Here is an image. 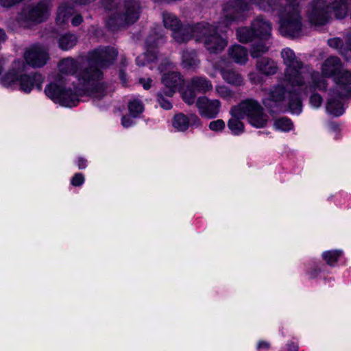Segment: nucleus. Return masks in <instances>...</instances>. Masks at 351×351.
I'll return each mask as SVG.
<instances>
[{
	"label": "nucleus",
	"mask_w": 351,
	"mask_h": 351,
	"mask_svg": "<svg viewBox=\"0 0 351 351\" xmlns=\"http://www.w3.org/2000/svg\"><path fill=\"white\" fill-rule=\"evenodd\" d=\"M118 56L116 49L111 47L97 48L88 54V66L78 75L80 88H64L56 83H51L45 89V95L54 102L62 106H75L80 96L88 95L101 99L106 95V84L103 82V73L98 69L113 64Z\"/></svg>",
	"instance_id": "obj_1"
},
{
	"label": "nucleus",
	"mask_w": 351,
	"mask_h": 351,
	"mask_svg": "<svg viewBox=\"0 0 351 351\" xmlns=\"http://www.w3.org/2000/svg\"><path fill=\"white\" fill-rule=\"evenodd\" d=\"M250 5L244 0H229L224 5L222 16L215 27L207 22H200L194 25L192 29V38L204 43L210 53L222 51L228 45V41L217 33V29L226 32L233 23L243 21L245 16L243 12L250 10Z\"/></svg>",
	"instance_id": "obj_2"
},
{
	"label": "nucleus",
	"mask_w": 351,
	"mask_h": 351,
	"mask_svg": "<svg viewBox=\"0 0 351 351\" xmlns=\"http://www.w3.org/2000/svg\"><path fill=\"white\" fill-rule=\"evenodd\" d=\"M322 77L332 78L335 87L330 90L327 101V112L335 117L343 112V101L351 98V71L346 69L336 56L328 57L322 64Z\"/></svg>",
	"instance_id": "obj_3"
},
{
	"label": "nucleus",
	"mask_w": 351,
	"mask_h": 351,
	"mask_svg": "<svg viewBox=\"0 0 351 351\" xmlns=\"http://www.w3.org/2000/svg\"><path fill=\"white\" fill-rule=\"evenodd\" d=\"M285 69V81L293 88H303L306 92L308 88L326 90L327 81L320 76L319 73L304 66L290 48H285L281 51Z\"/></svg>",
	"instance_id": "obj_4"
},
{
	"label": "nucleus",
	"mask_w": 351,
	"mask_h": 351,
	"mask_svg": "<svg viewBox=\"0 0 351 351\" xmlns=\"http://www.w3.org/2000/svg\"><path fill=\"white\" fill-rule=\"evenodd\" d=\"M272 27L271 23L262 16L256 17L251 27H242L237 30V36L241 43L254 41L250 48V55L254 58L261 57L268 51L271 38Z\"/></svg>",
	"instance_id": "obj_5"
},
{
	"label": "nucleus",
	"mask_w": 351,
	"mask_h": 351,
	"mask_svg": "<svg viewBox=\"0 0 351 351\" xmlns=\"http://www.w3.org/2000/svg\"><path fill=\"white\" fill-rule=\"evenodd\" d=\"M101 5L104 10L112 12L106 24L113 31L135 23L141 10L138 0H102Z\"/></svg>",
	"instance_id": "obj_6"
},
{
	"label": "nucleus",
	"mask_w": 351,
	"mask_h": 351,
	"mask_svg": "<svg viewBox=\"0 0 351 351\" xmlns=\"http://www.w3.org/2000/svg\"><path fill=\"white\" fill-rule=\"evenodd\" d=\"M351 0H335L330 6L325 0H313L307 10V18L313 25H324L330 19L332 12L337 19H343L349 13Z\"/></svg>",
	"instance_id": "obj_7"
},
{
	"label": "nucleus",
	"mask_w": 351,
	"mask_h": 351,
	"mask_svg": "<svg viewBox=\"0 0 351 351\" xmlns=\"http://www.w3.org/2000/svg\"><path fill=\"white\" fill-rule=\"evenodd\" d=\"M288 99L287 107L293 114H300L302 112V101L298 93L287 92L285 87L278 84L272 87L269 92V97L263 100L265 106L271 110L278 108L280 110L286 107L285 104Z\"/></svg>",
	"instance_id": "obj_8"
},
{
	"label": "nucleus",
	"mask_w": 351,
	"mask_h": 351,
	"mask_svg": "<svg viewBox=\"0 0 351 351\" xmlns=\"http://www.w3.org/2000/svg\"><path fill=\"white\" fill-rule=\"evenodd\" d=\"M280 18L279 31L282 36L298 37L302 34V23L298 5H287L276 13Z\"/></svg>",
	"instance_id": "obj_9"
},
{
	"label": "nucleus",
	"mask_w": 351,
	"mask_h": 351,
	"mask_svg": "<svg viewBox=\"0 0 351 351\" xmlns=\"http://www.w3.org/2000/svg\"><path fill=\"white\" fill-rule=\"evenodd\" d=\"M236 116L246 118L248 123L256 128H265L269 121V116L264 112L263 107L254 99H246L232 107Z\"/></svg>",
	"instance_id": "obj_10"
},
{
	"label": "nucleus",
	"mask_w": 351,
	"mask_h": 351,
	"mask_svg": "<svg viewBox=\"0 0 351 351\" xmlns=\"http://www.w3.org/2000/svg\"><path fill=\"white\" fill-rule=\"evenodd\" d=\"M162 21L165 28L172 32V36L178 43H184L192 38L194 25L182 26L180 20L169 12L162 13Z\"/></svg>",
	"instance_id": "obj_11"
},
{
	"label": "nucleus",
	"mask_w": 351,
	"mask_h": 351,
	"mask_svg": "<svg viewBox=\"0 0 351 351\" xmlns=\"http://www.w3.org/2000/svg\"><path fill=\"white\" fill-rule=\"evenodd\" d=\"M51 7V0H42L37 4L29 5L24 9L21 17L24 16L27 21L41 23L49 16Z\"/></svg>",
	"instance_id": "obj_12"
},
{
	"label": "nucleus",
	"mask_w": 351,
	"mask_h": 351,
	"mask_svg": "<svg viewBox=\"0 0 351 351\" xmlns=\"http://www.w3.org/2000/svg\"><path fill=\"white\" fill-rule=\"evenodd\" d=\"M25 69V67L21 70H14L16 80L10 86L7 87L13 88L16 86H19L20 90L26 93H30L34 87H36L38 90H40L44 81L43 76L36 73L32 75L23 74L19 75V73L24 71Z\"/></svg>",
	"instance_id": "obj_13"
},
{
	"label": "nucleus",
	"mask_w": 351,
	"mask_h": 351,
	"mask_svg": "<svg viewBox=\"0 0 351 351\" xmlns=\"http://www.w3.org/2000/svg\"><path fill=\"white\" fill-rule=\"evenodd\" d=\"M23 57L26 64L34 68L43 66L49 59L48 49L39 44L34 45L27 49Z\"/></svg>",
	"instance_id": "obj_14"
},
{
	"label": "nucleus",
	"mask_w": 351,
	"mask_h": 351,
	"mask_svg": "<svg viewBox=\"0 0 351 351\" xmlns=\"http://www.w3.org/2000/svg\"><path fill=\"white\" fill-rule=\"evenodd\" d=\"M9 62L7 56H0V84L3 86H10L15 82L16 77L14 74V70H21L26 67L24 61L20 59L14 60L12 64V68L5 73H3L5 66Z\"/></svg>",
	"instance_id": "obj_15"
},
{
	"label": "nucleus",
	"mask_w": 351,
	"mask_h": 351,
	"mask_svg": "<svg viewBox=\"0 0 351 351\" xmlns=\"http://www.w3.org/2000/svg\"><path fill=\"white\" fill-rule=\"evenodd\" d=\"M163 42L164 38L162 35H159L158 33L149 35L145 42L147 51L136 58V64L139 66H143L145 64V60L147 62L154 61L157 58L155 49Z\"/></svg>",
	"instance_id": "obj_16"
},
{
	"label": "nucleus",
	"mask_w": 351,
	"mask_h": 351,
	"mask_svg": "<svg viewBox=\"0 0 351 351\" xmlns=\"http://www.w3.org/2000/svg\"><path fill=\"white\" fill-rule=\"evenodd\" d=\"M199 114L206 119L215 118L220 110L221 102L218 99H210L207 97H199L196 101Z\"/></svg>",
	"instance_id": "obj_17"
},
{
	"label": "nucleus",
	"mask_w": 351,
	"mask_h": 351,
	"mask_svg": "<svg viewBox=\"0 0 351 351\" xmlns=\"http://www.w3.org/2000/svg\"><path fill=\"white\" fill-rule=\"evenodd\" d=\"M173 126L178 131L184 132L189 127H199L202 122L195 114L185 115L182 113L177 114L173 117Z\"/></svg>",
	"instance_id": "obj_18"
},
{
	"label": "nucleus",
	"mask_w": 351,
	"mask_h": 351,
	"mask_svg": "<svg viewBox=\"0 0 351 351\" xmlns=\"http://www.w3.org/2000/svg\"><path fill=\"white\" fill-rule=\"evenodd\" d=\"M183 78L178 72H169L165 73L162 82L165 85L166 91L165 92L167 97H171L176 93L177 88L182 85Z\"/></svg>",
	"instance_id": "obj_19"
},
{
	"label": "nucleus",
	"mask_w": 351,
	"mask_h": 351,
	"mask_svg": "<svg viewBox=\"0 0 351 351\" xmlns=\"http://www.w3.org/2000/svg\"><path fill=\"white\" fill-rule=\"evenodd\" d=\"M256 68L260 73L265 75H274L278 70L277 63L274 60L267 57L258 60L256 64Z\"/></svg>",
	"instance_id": "obj_20"
},
{
	"label": "nucleus",
	"mask_w": 351,
	"mask_h": 351,
	"mask_svg": "<svg viewBox=\"0 0 351 351\" xmlns=\"http://www.w3.org/2000/svg\"><path fill=\"white\" fill-rule=\"evenodd\" d=\"M230 58L237 64H244L248 60V53L245 47L236 45L228 49Z\"/></svg>",
	"instance_id": "obj_21"
},
{
	"label": "nucleus",
	"mask_w": 351,
	"mask_h": 351,
	"mask_svg": "<svg viewBox=\"0 0 351 351\" xmlns=\"http://www.w3.org/2000/svg\"><path fill=\"white\" fill-rule=\"evenodd\" d=\"M220 73L223 80L229 84L239 86L243 84V79L240 73L231 69H222Z\"/></svg>",
	"instance_id": "obj_22"
},
{
	"label": "nucleus",
	"mask_w": 351,
	"mask_h": 351,
	"mask_svg": "<svg viewBox=\"0 0 351 351\" xmlns=\"http://www.w3.org/2000/svg\"><path fill=\"white\" fill-rule=\"evenodd\" d=\"M189 86L193 90L200 93H206L213 88V84L210 80L204 77L199 76L193 77Z\"/></svg>",
	"instance_id": "obj_23"
},
{
	"label": "nucleus",
	"mask_w": 351,
	"mask_h": 351,
	"mask_svg": "<svg viewBox=\"0 0 351 351\" xmlns=\"http://www.w3.org/2000/svg\"><path fill=\"white\" fill-rule=\"evenodd\" d=\"M199 62L195 51H183L181 64L184 68L186 69H195L198 67Z\"/></svg>",
	"instance_id": "obj_24"
},
{
	"label": "nucleus",
	"mask_w": 351,
	"mask_h": 351,
	"mask_svg": "<svg viewBox=\"0 0 351 351\" xmlns=\"http://www.w3.org/2000/svg\"><path fill=\"white\" fill-rule=\"evenodd\" d=\"M58 47L63 51H68L76 45L77 37L71 33H65L56 37Z\"/></svg>",
	"instance_id": "obj_25"
},
{
	"label": "nucleus",
	"mask_w": 351,
	"mask_h": 351,
	"mask_svg": "<svg viewBox=\"0 0 351 351\" xmlns=\"http://www.w3.org/2000/svg\"><path fill=\"white\" fill-rule=\"evenodd\" d=\"M230 113L232 117L228 121V128L234 135H240L244 132V124L241 119H244L243 116H236L232 112V108L230 109Z\"/></svg>",
	"instance_id": "obj_26"
},
{
	"label": "nucleus",
	"mask_w": 351,
	"mask_h": 351,
	"mask_svg": "<svg viewBox=\"0 0 351 351\" xmlns=\"http://www.w3.org/2000/svg\"><path fill=\"white\" fill-rule=\"evenodd\" d=\"M260 10L276 13L280 10L279 0H250Z\"/></svg>",
	"instance_id": "obj_27"
},
{
	"label": "nucleus",
	"mask_w": 351,
	"mask_h": 351,
	"mask_svg": "<svg viewBox=\"0 0 351 351\" xmlns=\"http://www.w3.org/2000/svg\"><path fill=\"white\" fill-rule=\"evenodd\" d=\"M78 68L77 62L71 58H66L60 60L58 63L59 71L65 75H73L75 73Z\"/></svg>",
	"instance_id": "obj_28"
},
{
	"label": "nucleus",
	"mask_w": 351,
	"mask_h": 351,
	"mask_svg": "<svg viewBox=\"0 0 351 351\" xmlns=\"http://www.w3.org/2000/svg\"><path fill=\"white\" fill-rule=\"evenodd\" d=\"M73 11L71 7L62 5L58 9L56 19L58 25H63L68 21L69 18L73 14Z\"/></svg>",
	"instance_id": "obj_29"
},
{
	"label": "nucleus",
	"mask_w": 351,
	"mask_h": 351,
	"mask_svg": "<svg viewBox=\"0 0 351 351\" xmlns=\"http://www.w3.org/2000/svg\"><path fill=\"white\" fill-rule=\"evenodd\" d=\"M343 255V252L339 250L325 251L322 253V258L330 266H334Z\"/></svg>",
	"instance_id": "obj_30"
},
{
	"label": "nucleus",
	"mask_w": 351,
	"mask_h": 351,
	"mask_svg": "<svg viewBox=\"0 0 351 351\" xmlns=\"http://www.w3.org/2000/svg\"><path fill=\"white\" fill-rule=\"evenodd\" d=\"M274 127L276 130L289 132L293 128V123L287 117H280L274 121Z\"/></svg>",
	"instance_id": "obj_31"
},
{
	"label": "nucleus",
	"mask_w": 351,
	"mask_h": 351,
	"mask_svg": "<svg viewBox=\"0 0 351 351\" xmlns=\"http://www.w3.org/2000/svg\"><path fill=\"white\" fill-rule=\"evenodd\" d=\"M128 109L130 114L133 117H136L144 110V106L139 99H133L128 103Z\"/></svg>",
	"instance_id": "obj_32"
},
{
	"label": "nucleus",
	"mask_w": 351,
	"mask_h": 351,
	"mask_svg": "<svg viewBox=\"0 0 351 351\" xmlns=\"http://www.w3.org/2000/svg\"><path fill=\"white\" fill-rule=\"evenodd\" d=\"M328 44L330 47L338 50L341 55L343 56L344 57L347 56V51L346 48L343 47V42L339 38H333L329 39L328 40Z\"/></svg>",
	"instance_id": "obj_33"
},
{
	"label": "nucleus",
	"mask_w": 351,
	"mask_h": 351,
	"mask_svg": "<svg viewBox=\"0 0 351 351\" xmlns=\"http://www.w3.org/2000/svg\"><path fill=\"white\" fill-rule=\"evenodd\" d=\"M215 92L223 99H230L234 96L233 91L225 85L216 86Z\"/></svg>",
	"instance_id": "obj_34"
},
{
	"label": "nucleus",
	"mask_w": 351,
	"mask_h": 351,
	"mask_svg": "<svg viewBox=\"0 0 351 351\" xmlns=\"http://www.w3.org/2000/svg\"><path fill=\"white\" fill-rule=\"evenodd\" d=\"M196 91L191 88V86H188L187 89L182 93L183 100L188 104H193L196 98Z\"/></svg>",
	"instance_id": "obj_35"
},
{
	"label": "nucleus",
	"mask_w": 351,
	"mask_h": 351,
	"mask_svg": "<svg viewBox=\"0 0 351 351\" xmlns=\"http://www.w3.org/2000/svg\"><path fill=\"white\" fill-rule=\"evenodd\" d=\"M165 90H162L157 94V101L162 108L170 110L172 108V104L165 98L167 97L165 94Z\"/></svg>",
	"instance_id": "obj_36"
},
{
	"label": "nucleus",
	"mask_w": 351,
	"mask_h": 351,
	"mask_svg": "<svg viewBox=\"0 0 351 351\" xmlns=\"http://www.w3.org/2000/svg\"><path fill=\"white\" fill-rule=\"evenodd\" d=\"M209 128L215 132H221L225 128V122L222 119L213 121L209 123Z\"/></svg>",
	"instance_id": "obj_37"
},
{
	"label": "nucleus",
	"mask_w": 351,
	"mask_h": 351,
	"mask_svg": "<svg viewBox=\"0 0 351 351\" xmlns=\"http://www.w3.org/2000/svg\"><path fill=\"white\" fill-rule=\"evenodd\" d=\"M84 176L81 173H77L74 174L71 180V183L74 186H80L84 182Z\"/></svg>",
	"instance_id": "obj_38"
},
{
	"label": "nucleus",
	"mask_w": 351,
	"mask_h": 351,
	"mask_svg": "<svg viewBox=\"0 0 351 351\" xmlns=\"http://www.w3.org/2000/svg\"><path fill=\"white\" fill-rule=\"evenodd\" d=\"M310 103L315 108H319L322 103V97L319 94H313L310 97Z\"/></svg>",
	"instance_id": "obj_39"
},
{
	"label": "nucleus",
	"mask_w": 351,
	"mask_h": 351,
	"mask_svg": "<svg viewBox=\"0 0 351 351\" xmlns=\"http://www.w3.org/2000/svg\"><path fill=\"white\" fill-rule=\"evenodd\" d=\"M21 0H0V6L3 8H9Z\"/></svg>",
	"instance_id": "obj_40"
},
{
	"label": "nucleus",
	"mask_w": 351,
	"mask_h": 351,
	"mask_svg": "<svg viewBox=\"0 0 351 351\" xmlns=\"http://www.w3.org/2000/svg\"><path fill=\"white\" fill-rule=\"evenodd\" d=\"M152 80L150 78H147V79L141 78L139 80V83L143 85L144 89H145V90H148L149 88H150L151 85H152Z\"/></svg>",
	"instance_id": "obj_41"
},
{
	"label": "nucleus",
	"mask_w": 351,
	"mask_h": 351,
	"mask_svg": "<svg viewBox=\"0 0 351 351\" xmlns=\"http://www.w3.org/2000/svg\"><path fill=\"white\" fill-rule=\"evenodd\" d=\"M83 21V18L80 14H77L73 16V18L71 20V24L73 26H78L80 25Z\"/></svg>",
	"instance_id": "obj_42"
},
{
	"label": "nucleus",
	"mask_w": 351,
	"mask_h": 351,
	"mask_svg": "<svg viewBox=\"0 0 351 351\" xmlns=\"http://www.w3.org/2000/svg\"><path fill=\"white\" fill-rule=\"evenodd\" d=\"M121 124L123 127L128 128L133 124V120L129 117L123 116L121 119Z\"/></svg>",
	"instance_id": "obj_43"
},
{
	"label": "nucleus",
	"mask_w": 351,
	"mask_h": 351,
	"mask_svg": "<svg viewBox=\"0 0 351 351\" xmlns=\"http://www.w3.org/2000/svg\"><path fill=\"white\" fill-rule=\"evenodd\" d=\"M76 163L80 169H85L87 165V160L82 157H79Z\"/></svg>",
	"instance_id": "obj_44"
},
{
	"label": "nucleus",
	"mask_w": 351,
	"mask_h": 351,
	"mask_svg": "<svg viewBox=\"0 0 351 351\" xmlns=\"http://www.w3.org/2000/svg\"><path fill=\"white\" fill-rule=\"evenodd\" d=\"M249 78L253 84H258L260 82L259 77L255 73H250Z\"/></svg>",
	"instance_id": "obj_45"
},
{
	"label": "nucleus",
	"mask_w": 351,
	"mask_h": 351,
	"mask_svg": "<svg viewBox=\"0 0 351 351\" xmlns=\"http://www.w3.org/2000/svg\"><path fill=\"white\" fill-rule=\"evenodd\" d=\"M257 348L258 350L265 349L267 350L269 348V343L267 341H259L257 346Z\"/></svg>",
	"instance_id": "obj_46"
},
{
	"label": "nucleus",
	"mask_w": 351,
	"mask_h": 351,
	"mask_svg": "<svg viewBox=\"0 0 351 351\" xmlns=\"http://www.w3.org/2000/svg\"><path fill=\"white\" fill-rule=\"evenodd\" d=\"M319 272H320V270L318 268L315 267L311 271H308V274L311 278H314L318 275V274Z\"/></svg>",
	"instance_id": "obj_47"
},
{
	"label": "nucleus",
	"mask_w": 351,
	"mask_h": 351,
	"mask_svg": "<svg viewBox=\"0 0 351 351\" xmlns=\"http://www.w3.org/2000/svg\"><path fill=\"white\" fill-rule=\"evenodd\" d=\"M7 39V35L3 29L0 28V45L4 43Z\"/></svg>",
	"instance_id": "obj_48"
},
{
	"label": "nucleus",
	"mask_w": 351,
	"mask_h": 351,
	"mask_svg": "<svg viewBox=\"0 0 351 351\" xmlns=\"http://www.w3.org/2000/svg\"><path fill=\"white\" fill-rule=\"evenodd\" d=\"M74 3L78 5H86L88 4L95 0H71Z\"/></svg>",
	"instance_id": "obj_49"
},
{
	"label": "nucleus",
	"mask_w": 351,
	"mask_h": 351,
	"mask_svg": "<svg viewBox=\"0 0 351 351\" xmlns=\"http://www.w3.org/2000/svg\"><path fill=\"white\" fill-rule=\"evenodd\" d=\"M288 351H298V347L293 343L288 344Z\"/></svg>",
	"instance_id": "obj_50"
},
{
	"label": "nucleus",
	"mask_w": 351,
	"mask_h": 351,
	"mask_svg": "<svg viewBox=\"0 0 351 351\" xmlns=\"http://www.w3.org/2000/svg\"><path fill=\"white\" fill-rule=\"evenodd\" d=\"M345 48L347 51V56L345 58L346 59H348V58H349L348 51H350V53H351V40H348V42L346 43V47H345Z\"/></svg>",
	"instance_id": "obj_51"
},
{
	"label": "nucleus",
	"mask_w": 351,
	"mask_h": 351,
	"mask_svg": "<svg viewBox=\"0 0 351 351\" xmlns=\"http://www.w3.org/2000/svg\"><path fill=\"white\" fill-rule=\"evenodd\" d=\"M119 77H120V79L122 81L123 84H125L127 82L126 75L122 70H121V71L119 73Z\"/></svg>",
	"instance_id": "obj_52"
},
{
	"label": "nucleus",
	"mask_w": 351,
	"mask_h": 351,
	"mask_svg": "<svg viewBox=\"0 0 351 351\" xmlns=\"http://www.w3.org/2000/svg\"><path fill=\"white\" fill-rule=\"evenodd\" d=\"M328 126L330 127V128L331 130H336L338 128L337 125L335 123H334V122L330 123L328 124Z\"/></svg>",
	"instance_id": "obj_53"
},
{
	"label": "nucleus",
	"mask_w": 351,
	"mask_h": 351,
	"mask_svg": "<svg viewBox=\"0 0 351 351\" xmlns=\"http://www.w3.org/2000/svg\"><path fill=\"white\" fill-rule=\"evenodd\" d=\"M288 2L287 5H298V3H295L297 0H286Z\"/></svg>",
	"instance_id": "obj_54"
},
{
	"label": "nucleus",
	"mask_w": 351,
	"mask_h": 351,
	"mask_svg": "<svg viewBox=\"0 0 351 351\" xmlns=\"http://www.w3.org/2000/svg\"><path fill=\"white\" fill-rule=\"evenodd\" d=\"M167 65L169 68H171V66H172V63L169 62V61H167Z\"/></svg>",
	"instance_id": "obj_55"
}]
</instances>
